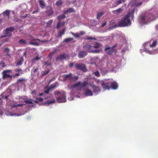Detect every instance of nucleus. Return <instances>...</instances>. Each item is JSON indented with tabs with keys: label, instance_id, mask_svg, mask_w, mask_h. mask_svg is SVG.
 <instances>
[{
	"label": "nucleus",
	"instance_id": "423d86ee",
	"mask_svg": "<svg viewBox=\"0 0 158 158\" xmlns=\"http://www.w3.org/2000/svg\"><path fill=\"white\" fill-rule=\"evenodd\" d=\"M155 17L152 14L145 13L140 15L138 19V22L140 24L142 25L146 24L150 21L154 20Z\"/></svg>",
	"mask_w": 158,
	"mask_h": 158
},
{
	"label": "nucleus",
	"instance_id": "c9c22d12",
	"mask_svg": "<svg viewBox=\"0 0 158 158\" xmlns=\"http://www.w3.org/2000/svg\"><path fill=\"white\" fill-rule=\"evenodd\" d=\"M101 46L102 45L101 44L96 42L95 43L94 48H99L101 47Z\"/></svg>",
	"mask_w": 158,
	"mask_h": 158
},
{
	"label": "nucleus",
	"instance_id": "5701e85b",
	"mask_svg": "<svg viewBox=\"0 0 158 158\" xmlns=\"http://www.w3.org/2000/svg\"><path fill=\"white\" fill-rule=\"evenodd\" d=\"M87 55V52L85 51H81L78 54V57L80 58L84 57Z\"/></svg>",
	"mask_w": 158,
	"mask_h": 158
},
{
	"label": "nucleus",
	"instance_id": "58836bf2",
	"mask_svg": "<svg viewBox=\"0 0 158 158\" xmlns=\"http://www.w3.org/2000/svg\"><path fill=\"white\" fill-rule=\"evenodd\" d=\"M73 40V38H67L65 39L64 40V42L65 43H67L68 42H69V41H71Z\"/></svg>",
	"mask_w": 158,
	"mask_h": 158
},
{
	"label": "nucleus",
	"instance_id": "8fccbe9b",
	"mask_svg": "<svg viewBox=\"0 0 158 158\" xmlns=\"http://www.w3.org/2000/svg\"><path fill=\"white\" fill-rule=\"evenodd\" d=\"M40 58L38 57H36L35 58H34L33 60V61H35L38 60L40 59Z\"/></svg>",
	"mask_w": 158,
	"mask_h": 158
},
{
	"label": "nucleus",
	"instance_id": "6ab92c4d",
	"mask_svg": "<svg viewBox=\"0 0 158 158\" xmlns=\"http://www.w3.org/2000/svg\"><path fill=\"white\" fill-rule=\"evenodd\" d=\"M92 87L93 88L94 92L96 94H98L100 92V89L98 87L93 85Z\"/></svg>",
	"mask_w": 158,
	"mask_h": 158
},
{
	"label": "nucleus",
	"instance_id": "c03bdc74",
	"mask_svg": "<svg viewBox=\"0 0 158 158\" xmlns=\"http://www.w3.org/2000/svg\"><path fill=\"white\" fill-rule=\"evenodd\" d=\"M52 22L53 21L52 20H49V21H48V22L47 23V26L48 27L50 26Z\"/></svg>",
	"mask_w": 158,
	"mask_h": 158
},
{
	"label": "nucleus",
	"instance_id": "09e8293b",
	"mask_svg": "<svg viewBox=\"0 0 158 158\" xmlns=\"http://www.w3.org/2000/svg\"><path fill=\"white\" fill-rule=\"evenodd\" d=\"M0 66L2 67H4L5 66V64L4 63V62H1L0 64Z\"/></svg>",
	"mask_w": 158,
	"mask_h": 158
},
{
	"label": "nucleus",
	"instance_id": "49530a36",
	"mask_svg": "<svg viewBox=\"0 0 158 158\" xmlns=\"http://www.w3.org/2000/svg\"><path fill=\"white\" fill-rule=\"evenodd\" d=\"M86 39L87 40H96V39L95 38H93L91 37H87Z\"/></svg>",
	"mask_w": 158,
	"mask_h": 158
},
{
	"label": "nucleus",
	"instance_id": "3c124183",
	"mask_svg": "<svg viewBox=\"0 0 158 158\" xmlns=\"http://www.w3.org/2000/svg\"><path fill=\"white\" fill-rule=\"evenodd\" d=\"M15 71L17 72H20V73H22V70L20 69H15Z\"/></svg>",
	"mask_w": 158,
	"mask_h": 158
},
{
	"label": "nucleus",
	"instance_id": "13d9d810",
	"mask_svg": "<svg viewBox=\"0 0 158 158\" xmlns=\"http://www.w3.org/2000/svg\"><path fill=\"white\" fill-rule=\"evenodd\" d=\"M67 4L68 5H70L71 4V2L70 1H67Z\"/></svg>",
	"mask_w": 158,
	"mask_h": 158
},
{
	"label": "nucleus",
	"instance_id": "4be33fe9",
	"mask_svg": "<svg viewBox=\"0 0 158 158\" xmlns=\"http://www.w3.org/2000/svg\"><path fill=\"white\" fill-rule=\"evenodd\" d=\"M123 9L122 8H118L115 10H113L112 11V12L113 14L115 15H118L122 13L123 12Z\"/></svg>",
	"mask_w": 158,
	"mask_h": 158
},
{
	"label": "nucleus",
	"instance_id": "bb28decb",
	"mask_svg": "<svg viewBox=\"0 0 158 158\" xmlns=\"http://www.w3.org/2000/svg\"><path fill=\"white\" fill-rule=\"evenodd\" d=\"M23 57H21L19 59L16 63V65H21L23 63Z\"/></svg>",
	"mask_w": 158,
	"mask_h": 158
},
{
	"label": "nucleus",
	"instance_id": "cd10ccee",
	"mask_svg": "<svg viewBox=\"0 0 158 158\" xmlns=\"http://www.w3.org/2000/svg\"><path fill=\"white\" fill-rule=\"evenodd\" d=\"M38 2L41 8H44L45 7V3L43 0H38Z\"/></svg>",
	"mask_w": 158,
	"mask_h": 158
},
{
	"label": "nucleus",
	"instance_id": "aec40b11",
	"mask_svg": "<svg viewBox=\"0 0 158 158\" xmlns=\"http://www.w3.org/2000/svg\"><path fill=\"white\" fill-rule=\"evenodd\" d=\"M10 10H6L3 12L2 15L5 18V19H8L9 18Z\"/></svg>",
	"mask_w": 158,
	"mask_h": 158
},
{
	"label": "nucleus",
	"instance_id": "e2e57ef3",
	"mask_svg": "<svg viewBox=\"0 0 158 158\" xmlns=\"http://www.w3.org/2000/svg\"><path fill=\"white\" fill-rule=\"evenodd\" d=\"M37 70V69H35L34 70H33V72L34 73H35V72Z\"/></svg>",
	"mask_w": 158,
	"mask_h": 158
},
{
	"label": "nucleus",
	"instance_id": "f8f14e48",
	"mask_svg": "<svg viewBox=\"0 0 158 158\" xmlns=\"http://www.w3.org/2000/svg\"><path fill=\"white\" fill-rule=\"evenodd\" d=\"M11 72V70H6L3 71L2 73L3 79H5L8 78H12V77L10 74Z\"/></svg>",
	"mask_w": 158,
	"mask_h": 158
},
{
	"label": "nucleus",
	"instance_id": "603ef678",
	"mask_svg": "<svg viewBox=\"0 0 158 158\" xmlns=\"http://www.w3.org/2000/svg\"><path fill=\"white\" fill-rule=\"evenodd\" d=\"M20 75L19 73H16L14 75H13V77H15V76H18Z\"/></svg>",
	"mask_w": 158,
	"mask_h": 158
},
{
	"label": "nucleus",
	"instance_id": "680f3d73",
	"mask_svg": "<svg viewBox=\"0 0 158 158\" xmlns=\"http://www.w3.org/2000/svg\"><path fill=\"white\" fill-rule=\"evenodd\" d=\"M31 44H33L34 45H39L38 44V43H34L33 42H32L31 43Z\"/></svg>",
	"mask_w": 158,
	"mask_h": 158
},
{
	"label": "nucleus",
	"instance_id": "69168bd1",
	"mask_svg": "<svg viewBox=\"0 0 158 158\" xmlns=\"http://www.w3.org/2000/svg\"><path fill=\"white\" fill-rule=\"evenodd\" d=\"M8 96H6L5 97V99H7V98H8Z\"/></svg>",
	"mask_w": 158,
	"mask_h": 158
},
{
	"label": "nucleus",
	"instance_id": "ea45409f",
	"mask_svg": "<svg viewBox=\"0 0 158 158\" xmlns=\"http://www.w3.org/2000/svg\"><path fill=\"white\" fill-rule=\"evenodd\" d=\"M19 43L21 44H25L26 43V42L25 40L21 39L19 40Z\"/></svg>",
	"mask_w": 158,
	"mask_h": 158
},
{
	"label": "nucleus",
	"instance_id": "c756f323",
	"mask_svg": "<svg viewBox=\"0 0 158 158\" xmlns=\"http://www.w3.org/2000/svg\"><path fill=\"white\" fill-rule=\"evenodd\" d=\"M65 14H64H64L62 15H61L57 17V19H58V21H60L62 19H65L66 17Z\"/></svg>",
	"mask_w": 158,
	"mask_h": 158
},
{
	"label": "nucleus",
	"instance_id": "79ce46f5",
	"mask_svg": "<svg viewBox=\"0 0 158 158\" xmlns=\"http://www.w3.org/2000/svg\"><path fill=\"white\" fill-rule=\"evenodd\" d=\"M90 23L92 25H95L97 24L96 21L94 20H91Z\"/></svg>",
	"mask_w": 158,
	"mask_h": 158
},
{
	"label": "nucleus",
	"instance_id": "864d4df0",
	"mask_svg": "<svg viewBox=\"0 0 158 158\" xmlns=\"http://www.w3.org/2000/svg\"><path fill=\"white\" fill-rule=\"evenodd\" d=\"M115 22V21L114 20H112L110 21V24L111 25L113 24Z\"/></svg>",
	"mask_w": 158,
	"mask_h": 158
},
{
	"label": "nucleus",
	"instance_id": "473e14b6",
	"mask_svg": "<svg viewBox=\"0 0 158 158\" xmlns=\"http://www.w3.org/2000/svg\"><path fill=\"white\" fill-rule=\"evenodd\" d=\"M74 12V10L73 8H69L66 10L64 11V14H67L68 12Z\"/></svg>",
	"mask_w": 158,
	"mask_h": 158
},
{
	"label": "nucleus",
	"instance_id": "9d476101",
	"mask_svg": "<svg viewBox=\"0 0 158 158\" xmlns=\"http://www.w3.org/2000/svg\"><path fill=\"white\" fill-rule=\"evenodd\" d=\"M84 47L85 49L88 51L89 52L98 53L100 51V50L98 49L92 50V47L90 45L87 44L85 45Z\"/></svg>",
	"mask_w": 158,
	"mask_h": 158
},
{
	"label": "nucleus",
	"instance_id": "0e129e2a",
	"mask_svg": "<svg viewBox=\"0 0 158 158\" xmlns=\"http://www.w3.org/2000/svg\"><path fill=\"white\" fill-rule=\"evenodd\" d=\"M156 28L157 30H158V24L156 25Z\"/></svg>",
	"mask_w": 158,
	"mask_h": 158
},
{
	"label": "nucleus",
	"instance_id": "7ed1b4c3",
	"mask_svg": "<svg viewBox=\"0 0 158 158\" xmlns=\"http://www.w3.org/2000/svg\"><path fill=\"white\" fill-rule=\"evenodd\" d=\"M88 84L87 81H84L83 83L78 81L73 85L71 87L72 91L70 94V97L68 98V100L71 101L74 100L76 98H80L81 96L79 95V91L81 90Z\"/></svg>",
	"mask_w": 158,
	"mask_h": 158
},
{
	"label": "nucleus",
	"instance_id": "4468645a",
	"mask_svg": "<svg viewBox=\"0 0 158 158\" xmlns=\"http://www.w3.org/2000/svg\"><path fill=\"white\" fill-rule=\"evenodd\" d=\"M98 85L101 84L104 90L109 89L110 88V86L109 83V82L104 83L102 82L101 81H98Z\"/></svg>",
	"mask_w": 158,
	"mask_h": 158
},
{
	"label": "nucleus",
	"instance_id": "c85d7f7f",
	"mask_svg": "<svg viewBox=\"0 0 158 158\" xmlns=\"http://www.w3.org/2000/svg\"><path fill=\"white\" fill-rule=\"evenodd\" d=\"M47 13L48 16H50L53 14V11L51 7H49V10L47 11Z\"/></svg>",
	"mask_w": 158,
	"mask_h": 158
},
{
	"label": "nucleus",
	"instance_id": "412c9836",
	"mask_svg": "<svg viewBox=\"0 0 158 158\" xmlns=\"http://www.w3.org/2000/svg\"><path fill=\"white\" fill-rule=\"evenodd\" d=\"M125 1V0H118L113 4V7H116L123 2H124Z\"/></svg>",
	"mask_w": 158,
	"mask_h": 158
},
{
	"label": "nucleus",
	"instance_id": "72a5a7b5",
	"mask_svg": "<svg viewBox=\"0 0 158 158\" xmlns=\"http://www.w3.org/2000/svg\"><path fill=\"white\" fill-rule=\"evenodd\" d=\"M25 81V79L23 78L19 79L18 81V85L20 84L21 83H22L24 85Z\"/></svg>",
	"mask_w": 158,
	"mask_h": 158
},
{
	"label": "nucleus",
	"instance_id": "1a4fd4ad",
	"mask_svg": "<svg viewBox=\"0 0 158 158\" xmlns=\"http://www.w3.org/2000/svg\"><path fill=\"white\" fill-rule=\"evenodd\" d=\"M57 102L60 103L65 102L66 101V93L64 91H62L60 95H58L56 97Z\"/></svg>",
	"mask_w": 158,
	"mask_h": 158
},
{
	"label": "nucleus",
	"instance_id": "a19ab883",
	"mask_svg": "<svg viewBox=\"0 0 158 158\" xmlns=\"http://www.w3.org/2000/svg\"><path fill=\"white\" fill-rule=\"evenodd\" d=\"M62 2L61 0H59L56 2V5L59 6L62 5Z\"/></svg>",
	"mask_w": 158,
	"mask_h": 158
},
{
	"label": "nucleus",
	"instance_id": "338daca9",
	"mask_svg": "<svg viewBox=\"0 0 158 158\" xmlns=\"http://www.w3.org/2000/svg\"><path fill=\"white\" fill-rule=\"evenodd\" d=\"M71 33L73 35V36H74L75 35V34H74V33H73V32H71Z\"/></svg>",
	"mask_w": 158,
	"mask_h": 158
},
{
	"label": "nucleus",
	"instance_id": "f03ea898",
	"mask_svg": "<svg viewBox=\"0 0 158 158\" xmlns=\"http://www.w3.org/2000/svg\"><path fill=\"white\" fill-rule=\"evenodd\" d=\"M114 59H109L106 58L102 59L97 65L98 69L104 73L106 71L116 72L118 69L120 65L114 62Z\"/></svg>",
	"mask_w": 158,
	"mask_h": 158
},
{
	"label": "nucleus",
	"instance_id": "bf43d9fd",
	"mask_svg": "<svg viewBox=\"0 0 158 158\" xmlns=\"http://www.w3.org/2000/svg\"><path fill=\"white\" fill-rule=\"evenodd\" d=\"M73 65V63H71L69 64V66L70 67H72Z\"/></svg>",
	"mask_w": 158,
	"mask_h": 158
},
{
	"label": "nucleus",
	"instance_id": "37998d69",
	"mask_svg": "<svg viewBox=\"0 0 158 158\" xmlns=\"http://www.w3.org/2000/svg\"><path fill=\"white\" fill-rule=\"evenodd\" d=\"M107 22L106 21L103 22L101 25L100 26V27H104L106 24Z\"/></svg>",
	"mask_w": 158,
	"mask_h": 158
},
{
	"label": "nucleus",
	"instance_id": "6e6552de",
	"mask_svg": "<svg viewBox=\"0 0 158 158\" xmlns=\"http://www.w3.org/2000/svg\"><path fill=\"white\" fill-rule=\"evenodd\" d=\"M15 28L13 27H10L6 29L3 31L4 35L0 37V40L3 42H6L8 40V39L6 37L7 36H9L11 35L12 32L14 31Z\"/></svg>",
	"mask_w": 158,
	"mask_h": 158
},
{
	"label": "nucleus",
	"instance_id": "393cba45",
	"mask_svg": "<svg viewBox=\"0 0 158 158\" xmlns=\"http://www.w3.org/2000/svg\"><path fill=\"white\" fill-rule=\"evenodd\" d=\"M121 48H122V52L123 53V54H124L128 49L127 45L126 43H125L123 44Z\"/></svg>",
	"mask_w": 158,
	"mask_h": 158
},
{
	"label": "nucleus",
	"instance_id": "6e6d98bb",
	"mask_svg": "<svg viewBox=\"0 0 158 158\" xmlns=\"http://www.w3.org/2000/svg\"><path fill=\"white\" fill-rule=\"evenodd\" d=\"M5 51L7 52H9L10 50L8 48H6L5 49Z\"/></svg>",
	"mask_w": 158,
	"mask_h": 158
},
{
	"label": "nucleus",
	"instance_id": "774afa93",
	"mask_svg": "<svg viewBox=\"0 0 158 158\" xmlns=\"http://www.w3.org/2000/svg\"><path fill=\"white\" fill-rule=\"evenodd\" d=\"M23 55L25 56H26V53H25V52H24L23 53Z\"/></svg>",
	"mask_w": 158,
	"mask_h": 158
},
{
	"label": "nucleus",
	"instance_id": "5fc2aeb1",
	"mask_svg": "<svg viewBox=\"0 0 158 158\" xmlns=\"http://www.w3.org/2000/svg\"><path fill=\"white\" fill-rule=\"evenodd\" d=\"M78 78V77L77 76H75L73 77V80L74 79H75V80H77V79Z\"/></svg>",
	"mask_w": 158,
	"mask_h": 158
},
{
	"label": "nucleus",
	"instance_id": "2f4dec72",
	"mask_svg": "<svg viewBox=\"0 0 158 158\" xmlns=\"http://www.w3.org/2000/svg\"><path fill=\"white\" fill-rule=\"evenodd\" d=\"M84 33L83 31H81L80 33H77L75 34L74 36L76 38H78L80 36L82 35Z\"/></svg>",
	"mask_w": 158,
	"mask_h": 158
},
{
	"label": "nucleus",
	"instance_id": "a878e982",
	"mask_svg": "<svg viewBox=\"0 0 158 158\" xmlns=\"http://www.w3.org/2000/svg\"><path fill=\"white\" fill-rule=\"evenodd\" d=\"M65 22L64 21H59L56 26V28L59 29L60 27H61L64 25Z\"/></svg>",
	"mask_w": 158,
	"mask_h": 158
},
{
	"label": "nucleus",
	"instance_id": "e433bc0d",
	"mask_svg": "<svg viewBox=\"0 0 158 158\" xmlns=\"http://www.w3.org/2000/svg\"><path fill=\"white\" fill-rule=\"evenodd\" d=\"M93 73L96 77H99L100 76V74L98 71H94L93 72Z\"/></svg>",
	"mask_w": 158,
	"mask_h": 158
},
{
	"label": "nucleus",
	"instance_id": "a211bd4d",
	"mask_svg": "<svg viewBox=\"0 0 158 158\" xmlns=\"http://www.w3.org/2000/svg\"><path fill=\"white\" fill-rule=\"evenodd\" d=\"M109 85H110L111 88L113 89H117L118 87L117 83L115 81L109 82Z\"/></svg>",
	"mask_w": 158,
	"mask_h": 158
},
{
	"label": "nucleus",
	"instance_id": "4c0bfd02",
	"mask_svg": "<svg viewBox=\"0 0 158 158\" xmlns=\"http://www.w3.org/2000/svg\"><path fill=\"white\" fill-rule=\"evenodd\" d=\"M49 70H45L44 71H42L41 73V75L42 76H44L48 73H49Z\"/></svg>",
	"mask_w": 158,
	"mask_h": 158
},
{
	"label": "nucleus",
	"instance_id": "4d7b16f0",
	"mask_svg": "<svg viewBox=\"0 0 158 158\" xmlns=\"http://www.w3.org/2000/svg\"><path fill=\"white\" fill-rule=\"evenodd\" d=\"M55 79V77H53L51 79V80H49V82H51L52 81H53V80H54Z\"/></svg>",
	"mask_w": 158,
	"mask_h": 158
},
{
	"label": "nucleus",
	"instance_id": "dca6fc26",
	"mask_svg": "<svg viewBox=\"0 0 158 158\" xmlns=\"http://www.w3.org/2000/svg\"><path fill=\"white\" fill-rule=\"evenodd\" d=\"M84 94L85 96H90L93 95L92 92L88 88L85 89L84 91Z\"/></svg>",
	"mask_w": 158,
	"mask_h": 158
},
{
	"label": "nucleus",
	"instance_id": "052dcab7",
	"mask_svg": "<svg viewBox=\"0 0 158 158\" xmlns=\"http://www.w3.org/2000/svg\"><path fill=\"white\" fill-rule=\"evenodd\" d=\"M38 12V10H35V11H33L32 13L33 14H34L37 13Z\"/></svg>",
	"mask_w": 158,
	"mask_h": 158
},
{
	"label": "nucleus",
	"instance_id": "7c9ffc66",
	"mask_svg": "<svg viewBox=\"0 0 158 158\" xmlns=\"http://www.w3.org/2000/svg\"><path fill=\"white\" fill-rule=\"evenodd\" d=\"M65 29H63L62 30L60 31L58 34V36L59 37H61L62 35H64L65 32Z\"/></svg>",
	"mask_w": 158,
	"mask_h": 158
},
{
	"label": "nucleus",
	"instance_id": "ddd939ff",
	"mask_svg": "<svg viewBox=\"0 0 158 158\" xmlns=\"http://www.w3.org/2000/svg\"><path fill=\"white\" fill-rule=\"evenodd\" d=\"M142 4V2H139V0H132L131 2L128 5V6L131 5L132 6H138L141 5Z\"/></svg>",
	"mask_w": 158,
	"mask_h": 158
},
{
	"label": "nucleus",
	"instance_id": "f257e3e1",
	"mask_svg": "<svg viewBox=\"0 0 158 158\" xmlns=\"http://www.w3.org/2000/svg\"><path fill=\"white\" fill-rule=\"evenodd\" d=\"M58 85V83L57 82H56L54 84H52L51 86L47 90L44 91V93H40L39 94L37 92V91L35 90H34L31 92V94L33 95V97H35L36 98L35 99H31L28 100L27 98V97L26 96H23L21 97H19L18 99L19 102V104H15L13 102L12 104L11 105H9V107L8 109H7L6 110L5 113L6 114L7 116H20L23 114H17L15 113L14 112H12V111H13L14 110H16V107L18 106H20L22 105H25L26 103H30L33 104L34 103H36L33 101L34 100H36L37 97L38 96H42L44 97V95L46 94H48L49 92L50 89L55 88L56 86Z\"/></svg>",
	"mask_w": 158,
	"mask_h": 158
},
{
	"label": "nucleus",
	"instance_id": "a18cd8bd",
	"mask_svg": "<svg viewBox=\"0 0 158 158\" xmlns=\"http://www.w3.org/2000/svg\"><path fill=\"white\" fill-rule=\"evenodd\" d=\"M44 64L47 66H49L51 64V62L50 61H45L44 62Z\"/></svg>",
	"mask_w": 158,
	"mask_h": 158
},
{
	"label": "nucleus",
	"instance_id": "39448f33",
	"mask_svg": "<svg viewBox=\"0 0 158 158\" xmlns=\"http://www.w3.org/2000/svg\"><path fill=\"white\" fill-rule=\"evenodd\" d=\"M135 11L134 9H132L131 10L129 11L127 14L119 22L118 26L124 27L130 26L131 24L130 19H133Z\"/></svg>",
	"mask_w": 158,
	"mask_h": 158
},
{
	"label": "nucleus",
	"instance_id": "20e7f679",
	"mask_svg": "<svg viewBox=\"0 0 158 158\" xmlns=\"http://www.w3.org/2000/svg\"><path fill=\"white\" fill-rule=\"evenodd\" d=\"M151 41L147 42L143 44V48L140 50L141 53H142L143 52H145L146 53L149 54H155L158 53L157 50L153 49L154 48L156 45V41L155 40H154L152 44H151Z\"/></svg>",
	"mask_w": 158,
	"mask_h": 158
},
{
	"label": "nucleus",
	"instance_id": "9b49d317",
	"mask_svg": "<svg viewBox=\"0 0 158 158\" xmlns=\"http://www.w3.org/2000/svg\"><path fill=\"white\" fill-rule=\"evenodd\" d=\"M75 68L77 70H79L84 72L87 71V69L85 65L82 63L77 64L75 65Z\"/></svg>",
	"mask_w": 158,
	"mask_h": 158
},
{
	"label": "nucleus",
	"instance_id": "2eb2a0df",
	"mask_svg": "<svg viewBox=\"0 0 158 158\" xmlns=\"http://www.w3.org/2000/svg\"><path fill=\"white\" fill-rule=\"evenodd\" d=\"M116 46V45L112 47H107L105 48V51L108 54H111L115 51V47Z\"/></svg>",
	"mask_w": 158,
	"mask_h": 158
},
{
	"label": "nucleus",
	"instance_id": "b1692460",
	"mask_svg": "<svg viewBox=\"0 0 158 158\" xmlns=\"http://www.w3.org/2000/svg\"><path fill=\"white\" fill-rule=\"evenodd\" d=\"M67 55L65 54H63L59 55L56 58L57 60H62L66 58Z\"/></svg>",
	"mask_w": 158,
	"mask_h": 158
},
{
	"label": "nucleus",
	"instance_id": "f704fd0d",
	"mask_svg": "<svg viewBox=\"0 0 158 158\" xmlns=\"http://www.w3.org/2000/svg\"><path fill=\"white\" fill-rule=\"evenodd\" d=\"M104 14L103 12H100L98 13L97 14V18L98 19H99Z\"/></svg>",
	"mask_w": 158,
	"mask_h": 158
},
{
	"label": "nucleus",
	"instance_id": "0eeeda50",
	"mask_svg": "<svg viewBox=\"0 0 158 158\" xmlns=\"http://www.w3.org/2000/svg\"><path fill=\"white\" fill-rule=\"evenodd\" d=\"M34 102L38 103L39 102L43 101V105L44 106H48L54 103L55 102L53 95L51 94L44 98H37L36 100H33Z\"/></svg>",
	"mask_w": 158,
	"mask_h": 158
},
{
	"label": "nucleus",
	"instance_id": "f3484780",
	"mask_svg": "<svg viewBox=\"0 0 158 158\" xmlns=\"http://www.w3.org/2000/svg\"><path fill=\"white\" fill-rule=\"evenodd\" d=\"M63 80L64 81L68 79L69 80H73V76H72V73H69L68 74L64 75L63 76Z\"/></svg>",
	"mask_w": 158,
	"mask_h": 158
},
{
	"label": "nucleus",
	"instance_id": "de8ad7c7",
	"mask_svg": "<svg viewBox=\"0 0 158 158\" xmlns=\"http://www.w3.org/2000/svg\"><path fill=\"white\" fill-rule=\"evenodd\" d=\"M62 92V91L60 92L59 91H56L55 92V95L59 94V95H60Z\"/></svg>",
	"mask_w": 158,
	"mask_h": 158
}]
</instances>
